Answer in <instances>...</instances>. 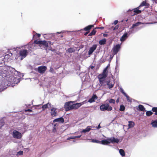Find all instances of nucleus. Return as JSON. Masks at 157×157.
Masks as SVG:
<instances>
[{"label": "nucleus", "mask_w": 157, "mask_h": 157, "mask_svg": "<svg viewBox=\"0 0 157 157\" xmlns=\"http://www.w3.org/2000/svg\"><path fill=\"white\" fill-rule=\"evenodd\" d=\"M36 35L38 37H40V34L36 33Z\"/></svg>", "instance_id": "49"}, {"label": "nucleus", "mask_w": 157, "mask_h": 157, "mask_svg": "<svg viewBox=\"0 0 157 157\" xmlns=\"http://www.w3.org/2000/svg\"><path fill=\"white\" fill-rule=\"evenodd\" d=\"M97 46L96 44H94L92 47H91L88 51V54L90 55L96 49Z\"/></svg>", "instance_id": "10"}, {"label": "nucleus", "mask_w": 157, "mask_h": 157, "mask_svg": "<svg viewBox=\"0 0 157 157\" xmlns=\"http://www.w3.org/2000/svg\"><path fill=\"white\" fill-rule=\"evenodd\" d=\"M118 21L117 20H115L113 24L115 25H116L118 23Z\"/></svg>", "instance_id": "48"}, {"label": "nucleus", "mask_w": 157, "mask_h": 157, "mask_svg": "<svg viewBox=\"0 0 157 157\" xmlns=\"http://www.w3.org/2000/svg\"><path fill=\"white\" fill-rule=\"evenodd\" d=\"M60 37H62L63 36V35H60Z\"/></svg>", "instance_id": "55"}, {"label": "nucleus", "mask_w": 157, "mask_h": 157, "mask_svg": "<svg viewBox=\"0 0 157 157\" xmlns=\"http://www.w3.org/2000/svg\"><path fill=\"white\" fill-rule=\"evenodd\" d=\"M53 71V69L52 68H51L49 70L50 72H52Z\"/></svg>", "instance_id": "51"}, {"label": "nucleus", "mask_w": 157, "mask_h": 157, "mask_svg": "<svg viewBox=\"0 0 157 157\" xmlns=\"http://www.w3.org/2000/svg\"><path fill=\"white\" fill-rule=\"evenodd\" d=\"M104 29V27L103 26L100 27H97L95 28V29H100L101 30L103 29Z\"/></svg>", "instance_id": "43"}, {"label": "nucleus", "mask_w": 157, "mask_h": 157, "mask_svg": "<svg viewBox=\"0 0 157 157\" xmlns=\"http://www.w3.org/2000/svg\"><path fill=\"white\" fill-rule=\"evenodd\" d=\"M99 85L100 86H106V83L105 79H99Z\"/></svg>", "instance_id": "12"}, {"label": "nucleus", "mask_w": 157, "mask_h": 157, "mask_svg": "<svg viewBox=\"0 0 157 157\" xmlns=\"http://www.w3.org/2000/svg\"><path fill=\"white\" fill-rule=\"evenodd\" d=\"M28 53V52L26 49H21L18 53V55L19 57H20V59L21 60H22L24 58L27 56Z\"/></svg>", "instance_id": "4"}, {"label": "nucleus", "mask_w": 157, "mask_h": 157, "mask_svg": "<svg viewBox=\"0 0 157 157\" xmlns=\"http://www.w3.org/2000/svg\"><path fill=\"white\" fill-rule=\"evenodd\" d=\"M4 71L3 69L1 67H0V78H2L3 76V75L4 73Z\"/></svg>", "instance_id": "28"}, {"label": "nucleus", "mask_w": 157, "mask_h": 157, "mask_svg": "<svg viewBox=\"0 0 157 157\" xmlns=\"http://www.w3.org/2000/svg\"><path fill=\"white\" fill-rule=\"evenodd\" d=\"M98 98V97L96 94H93L92 97L89 100L88 102L90 103L94 102L95 99H97Z\"/></svg>", "instance_id": "13"}, {"label": "nucleus", "mask_w": 157, "mask_h": 157, "mask_svg": "<svg viewBox=\"0 0 157 157\" xmlns=\"http://www.w3.org/2000/svg\"><path fill=\"white\" fill-rule=\"evenodd\" d=\"M149 6V4L147 3L146 1H144L141 3L140 5L139 6H140V7L143 6Z\"/></svg>", "instance_id": "25"}, {"label": "nucleus", "mask_w": 157, "mask_h": 157, "mask_svg": "<svg viewBox=\"0 0 157 157\" xmlns=\"http://www.w3.org/2000/svg\"><path fill=\"white\" fill-rule=\"evenodd\" d=\"M121 92L124 95V96H126L127 94L124 92V90L122 89H121Z\"/></svg>", "instance_id": "40"}, {"label": "nucleus", "mask_w": 157, "mask_h": 157, "mask_svg": "<svg viewBox=\"0 0 157 157\" xmlns=\"http://www.w3.org/2000/svg\"><path fill=\"white\" fill-rule=\"evenodd\" d=\"M108 101L110 103H112L113 104H115V100L114 99L112 98L110 99Z\"/></svg>", "instance_id": "37"}, {"label": "nucleus", "mask_w": 157, "mask_h": 157, "mask_svg": "<svg viewBox=\"0 0 157 157\" xmlns=\"http://www.w3.org/2000/svg\"><path fill=\"white\" fill-rule=\"evenodd\" d=\"M128 127L129 128L133 127L134 125V123L132 121H129L128 122Z\"/></svg>", "instance_id": "32"}, {"label": "nucleus", "mask_w": 157, "mask_h": 157, "mask_svg": "<svg viewBox=\"0 0 157 157\" xmlns=\"http://www.w3.org/2000/svg\"><path fill=\"white\" fill-rule=\"evenodd\" d=\"M100 108L101 110L103 111H107L109 112L111 111L113 109L112 107L110 106L109 103L102 104L100 106Z\"/></svg>", "instance_id": "2"}, {"label": "nucleus", "mask_w": 157, "mask_h": 157, "mask_svg": "<svg viewBox=\"0 0 157 157\" xmlns=\"http://www.w3.org/2000/svg\"><path fill=\"white\" fill-rule=\"evenodd\" d=\"M10 54L11 55H9V54H7L5 56L2 55L3 56V57H4V60H5V61H7L8 59L10 58V56L12 55V54L10 52Z\"/></svg>", "instance_id": "19"}, {"label": "nucleus", "mask_w": 157, "mask_h": 157, "mask_svg": "<svg viewBox=\"0 0 157 157\" xmlns=\"http://www.w3.org/2000/svg\"><path fill=\"white\" fill-rule=\"evenodd\" d=\"M47 69V68L46 66H41L38 67L37 71L40 74H43L45 73Z\"/></svg>", "instance_id": "8"}, {"label": "nucleus", "mask_w": 157, "mask_h": 157, "mask_svg": "<svg viewBox=\"0 0 157 157\" xmlns=\"http://www.w3.org/2000/svg\"><path fill=\"white\" fill-rule=\"evenodd\" d=\"M114 83V82L113 83L110 80H109L107 82L106 85H107L109 88L110 89L113 87Z\"/></svg>", "instance_id": "14"}, {"label": "nucleus", "mask_w": 157, "mask_h": 157, "mask_svg": "<svg viewBox=\"0 0 157 157\" xmlns=\"http://www.w3.org/2000/svg\"><path fill=\"white\" fill-rule=\"evenodd\" d=\"M125 109V107L124 106V105H120V108L119 109V110L120 111H124V110Z\"/></svg>", "instance_id": "36"}, {"label": "nucleus", "mask_w": 157, "mask_h": 157, "mask_svg": "<svg viewBox=\"0 0 157 157\" xmlns=\"http://www.w3.org/2000/svg\"><path fill=\"white\" fill-rule=\"evenodd\" d=\"M143 23L140 22H138L136 23L135 24H133L132 27L131 29H133L135 27L138 26L139 25L142 24Z\"/></svg>", "instance_id": "24"}, {"label": "nucleus", "mask_w": 157, "mask_h": 157, "mask_svg": "<svg viewBox=\"0 0 157 157\" xmlns=\"http://www.w3.org/2000/svg\"><path fill=\"white\" fill-rule=\"evenodd\" d=\"M40 105H36V106L37 107H39V106H40Z\"/></svg>", "instance_id": "54"}, {"label": "nucleus", "mask_w": 157, "mask_h": 157, "mask_svg": "<svg viewBox=\"0 0 157 157\" xmlns=\"http://www.w3.org/2000/svg\"><path fill=\"white\" fill-rule=\"evenodd\" d=\"M13 136L14 138L20 139L21 138L22 135L20 132L16 130H14L13 132Z\"/></svg>", "instance_id": "6"}, {"label": "nucleus", "mask_w": 157, "mask_h": 157, "mask_svg": "<svg viewBox=\"0 0 157 157\" xmlns=\"http://www.w3.org/2000/svg\"><path fill=\"white\" fill-rule=\"evenodd\" d=\"M139 109L140 111H144L145 110V108L142 105H140L138 106Z\"/></svg>", "instance_id": "30"}, {"label": "nucleus", "mask_w": 157, "mask_h": 157, "mask_svg": "<svg viewBox=\"0 0 157 157\" xmlns=\"http://www.w3.org/2000/svg\"><path fill=\"white\" fill-rule=\"evenodd\" d=\"M152 110L153 112H155V115H157V107H153L152 108Z\"/></svg>", "instance_id": "35"}, {"label": "nucleus", "mask_w": 157, "mask_h": 157, "mask_svg": "<svg viewBox=\"0 0 157 157\" xmlns=\"http://www.w3.org/2000/svg\"><path fill=\"white\" fill-rule=\"evenodd\" d=\"M81 135L77 136H74V139H75V138H79L80 137H81Z\"/></svg>", "instance_id": "47"}, {"label": "nucleus", "mask_w": 157, "mask_h": 157, "mask_svg": "<svg viewBox=\"0 0 157 157\" xmlns=\"http://www.w3.org/2000/svg\"><path fill=\"white\" fill-rule=\"evenodd\" d=\"M127 35L128 33H125L121 37L120 39L121 41L122 42L124 41L128 37Z\"/></svg>", "instance_id": "18"}, {"label": "nucleus", "mask_w": 157, "mask_h": 157, "mask_svg": "<svg viewBox=\"0 0 157 157\" xmlns=\"http://www.w3.org/2000/svg\"><path fill=\"white\" fill-rule=\"evenodd\" d=\"M57 109L56 108L52 107L51 109L50 113L52 117H55L57 116L58 115Z\"/></svg>", "instance_id": "7"}, {"label": "nucleus", "mask_w": 157, "mask_h": 157, "mask_svg": "<svg viewBox=\"0 0 157 157\" xmlns=\"http://www.w3.org/2000/svg\"><path fill=\"white\" fill-rule=\"evenodd\" d=\"M119 102V99L118 98H117L116 101V102L117 103H118Z\"/></svg>", "instance_id": "52"}, {"label": "nucleus", "mask_w": 157, "mask_h": 157, "mask_svg": "<svg viewBox=\"0 0 157 157\" xmlns=\"http://www.w3.org/2000/svg\"><path fill=\"white\" fill-rule=\"evenodd\" d=\"M89 31H87L84 34V35L85 36H86L88 33H89Z\"/></svg>", "instance_id": "50"}, {"label": "nucleus", "mask_w": 157, "mask_h": 157, "mask_svg": "<svg viewBox=\"0 0 157 157\" xmlns=\"http://www.w3.org/2000/svg\"><path fill=\"white\" fill-rule=\"evenodd\" d=\"M119 152L120 153V154L122 156H125V152L122 149H120L119 150Z\"/></svg>", "instance_id": "33"}, {"label": "nucleus", "mask_w": 157, "mask_h": 157, "mask_svg": "<svg viewBox=\"0 0 157 157\" xmlns=\"http://www.w3.org/2000/svg\"><path fill=\"white\" fill-rule=\"evenodd\" d=\"M108 140L109 141L110 143H118L119 141V139L117 138H115L114 137H111L109 139H108Z\"/></svg>", "instance_id": "11"}, {"label": "nucleus", "mask_w": 157, "mask_h": 157, "mask_svg": "<svg viewBox=\"0 0 157 157\" xmlns=\"http://www.w3.org/2000/svg\"><path fill=\"white\" fill-rule=\"evenodd\" d=\"M49 41H41L35 40L34 41V43L36 44H39L40 47H41L42 45H43L44 48H47L48 47V43Z\"/></svg>", "instance_id": "5"}, {"label": "nucleus", "mask_w": 157, "mask_h": 157, "mask_svg": "<svg viewBox=\"0 0 157 157\" xmlns=\"http://www.w3.org/2000/svg\"><path fill=\"white\" fill-rule=\"evenodd\" d=\"M101 143L103 145H106L109 144H110V142L109 140H102L101 141Z\"/></svg>", "instance_id": "27"}, {"label": "nucleus", "mask_w": 157, "mask_h": 157, "mask_svg": "<svg viewBox=\"0 0 157 157\" xmlns=\"http://www.w3.org/2000/svg\"><path fill=\"white\" fill-rule=\"evenodd\" d=\"M60 32H57V33H58V34H60Z\"/></svg>", "instance_id": "56"}, {"label": "nucleus", "mask_w": 157, "mask_h": 157, "mask_svg": "<svg viewBox=\"0 0 157 157\" xmlns=\"http://www.w3.org/2000/svg\"><path fill=\"white\" fill-rule=\"evenodd\" d=\"M146 115L147 116H150L151 115L153 114V113L151 111H148L146 112Z\"/></svg>", "instance_id": "34"}, {"label": "nucleus", "mask_w": 157, "mask_h": 157, "mask_svg": "<svg viewBox=\"0 0 157 157\" xmlns=\"http://www.w3.org/2000/svg\"><path fill=\"white\" fill-rule=\"evenodd\" d=\"M127 98V101L128 102H132V100L131 98L128 95L126 94V96H125Z\"/></svg>", "instance_id": "39"}, {"label": "nucleus", "mask_w": 157, "mask_h": 157, "mask_svg": "<svg viewBox=\"0 0 157 157\" xmlns=\"http://www.w3.org/2000/svg\"><path fill=\"white\" fill-rule=\"evenodd\" d=\"M75 51V50L73 48H69L66 50V52L69 53H71L74 52Z\"/></svg>", "instance_id": "26"}, {"label": "nucleus", "mask_w": 157, "mask_h": 157, "mask_svg": "<svg viewBox=\"0 0 157 157\" xmlns=\"http://www.w3.org/2000/svg\"><path fill=\"white\" fill-rule=\"evenodd\" d=\"M64 119L62 117H60L59 118L56 119H54L53 121V122H59L61 123H63L64 122Z\"/></svg>", "instance_id": "15"}, {"label": "nucleus", "mask_w": 157, "mask_h": 157, "mask_svg": "<svg viewBox=\"0 0 157 157\" xmlns=\"http://www.w3.org/2000/svg\"><path fill=\"white\" fill-rule=\"evenodd\" d=\"M119 26L118 25H116L113 29V30H116L118 29L119 28Z\"/></svg>", "instance_id": "42"}, {"label": "nucleus", "mask_w": 157, "mask_h": 157, "mask_svg": "<svg viewBox=\"0 0 157 157\" xmlns=\"http://www.w3.org/2000/svg\"><path fill=\"white\" fill-rule=\"evenodd\" d=\"M96 29H94L90 33V34L88 35L89 36H92V35H94L96 33L97 31L96 30Z\"/></svg>", "instance_id": "31"}, {"label": "nucleus", "mask_w": 157, "mask_h": 157, "mask_svg": "<svg viewBox=\"0 0 157 157\" xmlns=\"http://www.w3.org/2000/svg\"><path fill=\"white\" fill-rule=\"evenodd\" d=\"M120 45L119 44H117L113 49V54H116L119 51L120 48Z\"/></svg>", "instance_id": "9"}, {"label": "nucleus", "mask_w": 157, "mask_h": 157, "mask_svg": "<svg viewBox=\"0 0 157 157\" xmlns=\"http://www.w3.org/2000/svg\"><path fill=\"white\" fill-rule=\"evenodd\" d=\"M91 129L88 126L87 128L84 129L81 132V133H85L86 132H89Z\"/></svg>", "instance_id": "22"}, {"label": "nucleus", "mask_w": 157, "mask_h": 157, "mask_svg": "<svg viewBox=\"0 0 157 157\" xmlns=\"http://www.w3.org/2000/svg\"><path fill=\"white\" fill-rule=\"evenodd\" d=\"M17 154L20 155H22L23 154V151H20L17 153Z\"/></svg>", "instance_id": "41"}, {"label": "nucleus", "mask_w": 157, "mask_h": 157, "mask_svg": "<svg viewBox=\"0 0 157 157\" xmlns=\"http://www.w3.org/2000/svg\"><path fill=\"white\" fill-rule=\"evenodd\" d=\"M140 8V7L139 6L137 8L134 9H133V12L137 14L140 13L141 12V11L139 10Z\"/></svg>", "instance_id": "20"}, {"label": "nucleus", "mask_w": 157, "mask_h": 157, "mask_svg": "<svg viewBox=\"0 0 157 157\" xmlns=\"http://www.w3.org/2000/svg\"><path fill=\"white\" fill-rule=\"evenodd\" d=\"M151 125L154 127L157 128V120H155L152 122Z\"/></svg>", "instance_id": "29"}, {"label": "nucleus", "mask_w": 157, "mask_h": 157, "mask_svg": "<svg viewBox=\"0 0 157 157\" xmlns=\"http://www.w3.org/2000/svg\"><path fill=\"white\" fill-rule=\"evenodd\" d=\"M92 142L93 143H101V141H100L98 140H95V139H92Z\"/></svg>", "instance_id": "38"}, {"label": "nucleus", "mask_w": 157, "mask_h": 157, "mask_svg": "<svg viewBox=\"0 0 157 157\" xmlns=\"http://www.w3.org/2000/svg\"><path fill=\"white\" fill-rule=\"evenodd\" d=\"M94 27V25H90L85 27L83 29L84 30L86 31H89L91 28Z\"/></svg>", "instance_id": "17"}, {"label": "nucleus", "mask_w": 157, "mask_h": 157, "mask_svg": "<svg viewBox=\"0 0 157 157\" xmlns=\"http://www.w3.org/2000/svg\"><path fill=\"white\" fill-rule=\"evenodd\" d=\"M25 112H32V109H26L25 110Z\"/></svg>", "instance_id": "44"}, {"label": "nucleus", "mask_w": 157, "mask_h": 157, "mask_svg": "<svg viewBox=\"0 0 157 157\" xmlns=\"http://www.w3.org/2000/svg\"><path fill=\"white\" fill-rule=\"evenodd\" d=\"M4 57H3L2 55H0V65H2L4 63Z\"/></svg>", "instance_id": "21"}, {"label": "nucleus", "mask_w": 157, "mask_h": 157, "mask_svg": "<svg viewBox=\"0 0 157 157\" xmlns=\"http://www.w3.org/2000/svg\"><path fill=\"white\" fill-rule=\"evenodd\" d=\"M55 126H56V124H54V128L53 129V130H52L53 132H54L56 131V128L55 127Z\"/></svg>", "instance_id": "46"}, {"label": "nucleus", "mask_w": 157, "mask_h": 157, "mask_svg": "<svg viewBox=\"0 0 157 157\" xmlns=\"http://www.w3.org/2000/svg\"><path fill=\"white\" fill-rule=\"evenodd\" d=\"M86 101L82 102L73 104L74 101H70L67 102L65 103L64 108L66 111L73 109H76L79 108L82 105L86 103Z\"/></svg>", "instance_id": "1"}, {"label": "nucleus", "mask_w": 157, "mask_h": 157, "mask_svg": "<svg viewBox=\"0 0 157 157\" xmlns=\"http://www.w3.org/2000/svg\"><path fill=\"white\" fill-rule=\"evenodd\" d=\"M106 39L105 38H103L99 41V44L101 45H104L106 44Z\"/></svg>", "instance_id": "23"}, {"label": "nucleus", "mask_w": 157, "mask_h": 157, "mask_svg": "<svg viewBox=\"0 0 157 157\" xmlns=\"http://www.w3.org/2000/svg\"><path fill=\"white\" fill-rule=\"evenodd\" d=\"M74 139V136H71V137H69L67 139V140H70L71 139Z\"/></svg>", "instance_id": "45"}, {"label": "nucleus", "mask_w": 157, "mask_h": 157, "mask_svg": "<svg viewBox=\"0 0 157 157\" xmlns=\"http://www.w3.org/2000/svg\"><path fill=\"white\" fill-rule=\"evenodd\" d=\"M51 105V103L48 102L47 104L43 105L41 107L42 108V110L44 111L47 108H49L48 106H49L50 107Z\"/></svg>", "instance_id": "16"}, {"label": "nucleus", "mask_w": 157, "mask_h": 157, "mask_svg": "<svg viewBox=\"0 0 157 157\" xmlns=\"http://www.w3.org/2000/svg\"><path fill=\"white\" fill-rule=\"evenodd\" d=\"M101 128V127L100 126V124H99L98 126V128Z\"/></svg>", "instance_id": "53"}, {"label": "nucleus", "mask_w": 157, "mask_h": 157, "mask_svg": "<svg viewBox=\"0 0 157 157\" xmlns=\"http://www.w3.org/2000/svg\"><path fill=\"white\" fill-rule=\"evenodd\" d=\"M108 66H107L103 70L102 73L101 74H99L98 76L99 79H105L107 77L108 74Z\"/></svg>", "instance_id": "3"}]
</instances>
